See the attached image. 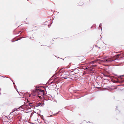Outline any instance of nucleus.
I'll list each match as a JSON object with an SVG mask.
<instances>
[{"label":"nucleus","instance_id":"7","mask_svg":"<svg viewBox=\"0 0 124 124\" xmlns=\"http://www.w3.org/2000/svg\"><path fill=\"white\" fill-rule=\"evenodd\" d=\"M96 61H93L91 62L90 63H89L93 64L95 63Z\"/></svg>","mask_w":124,"mask_h":124},{"label":"nucleus","instance_id":"1","mask_svg":"<svg viewBox=\"0 0 124 124\" xmlns=\"http://www.w3.org/2000/svg\"><path fill=\"white\" fill-rule=\"evenodd\" d=\"M24 101V108H26L27 107L31 106V103H30L28 99L25 98Z\"/></svg>","mask_w":124,"mask_h":124},{"label":"nucleus","instance_id":"9","mask_svg":"<svg viewBox=\"0 0 124 124\" xmlns=\"http://www.w3.org/2000/svg\"><path fill=\"white\" fill-rule=\"evenodd\" d=\"M26 96L27 97L28 96H29L30 97V95L28 93H26Z\"/></svg>","mask_w":124,"mask_h":124},{"label":"nucleus","instance_id":"15","mask_svg":"<svg viewBox=\"0 0 124 124\" xmlns=\"http://www.w3.org/2000/svg\"><path fill=\"white\" fill-rule=\"evenodd\" d=\"M17 91V92H18V93H19V94L20 95V93H19V92H18Z\"/></svg>","mask_w":124,"mask_h":124},{"label":"nucleus","instance_id":"5","mask_svg":"<svg viewBox=\"0 0 124 124\" xmlns=\"http://www.w3.org/2000/svg\"><path fill=\"white\" fill-rule=\"evenodd\" d=\"M86 69L88 70L91 71L93 69V68H92L91 66H89L88 67H87Z\"/></svg>","mask_w":124,"mask_h":124},{"label":"nucleus","instance_id":"12","mask_svg":"<svg viewBox=\"0 0 124 124\" xmlns=\"http://www.w3.org/2000/svg\"><path fill=\"white\" fill-rule=\"evenodd\" d=\"M121 55V54H117V56H118L120 55Z\"/></svg>","mask_w":124,"mask_h":124},{"label":"nucleus","instance_id":"13","mask_svg":"<svg viewBox=\"0 0 124 124\" xmlns=\"http://www.w3.org/2000/svg\"><path fill=\"white\" fill-rule=\"evenodd\" d=\"M39 97L40 98H41V97L40 96H39Z\"/></svg>","mask_w":124,"mask_h":124},{"label":"nucleus","instance_id":"10","mask_svg":"<svg viewBox=\"0 0 124 124\" xmlns=\"http://www.w3.org/2000/svg\"><path fill=\"white\" fill-rule=\"evenodd\" d=\"M42 104V103H39V104H38V106H41V104Z\"/></svg>","mask_w":124,"mask_h":124},{"label":"nucleus","instance_id":"16","mask_svg":"<svg viewBox=\"0 0 124 124\" xmlns=\"http://www.w3.org/2000/svg\"><path fill=\"white\" fill-rule=\"evenodd\" d=\"M23 96H24H24H25V95H23Z\"/></svg>","mask_w":124,"mask_h":124},{"label":"nucleus","instance_id":"8","mask_svg":"<svg viewBox=\"0 0 124 124\" xmlns=\"http://www.w3.org/2000/svg\"><path fill=\"white\" fill-rule=\"evenodd\" d=\"M102 23H101L100 24L99 27H101V29H102Z\"/></svg>","mask_w":124,"mask_h":124},{"label":"nucleus","instance_id":"17","mask_svg":"<svg viewBox=\"0 0 124 124\" xmlns=\"http://www.w3.org/2000/svg\"><path fill=\"white\" fill-rule=\"evenodd\" d=\"M24 111V112H25L24 111Z\"/></svg>","mask_w":124,"mask_h":124},{"label":"nucleus","instance_id":"4","mask_svg":"<svg viewBox=\"0 0 124 124\" xmlns=\"http://www.w3.org/2000/svg\"><path fill=\"white\" fill-rule=\"evenodd\" d=\"M23 105H22L21 107L19 108H15L14 109V111H15L18 109H19V110H22V109H23Z\"/></svg>","mask_w":124,"mask_h":124},{"label":"nucleus","instance_id":"6","mask_svg":"<svg viewBox=\"0 0 124 124\" xmlns=\"http://www.w3.org/2000/svg\"><path fill=\"white\" fill-rule=\"evenodd\" d=\"M104 77H109L110 78V75H105V74H104Z\"/></svg>","mask_w":124,"mask_h":124},{"label":"nucleus","instance_id":"2","mask_svg":"<svg viewBox=\"0 0 124 124\" xmlns=\"http://www.w3.org/2000/svg\"><path fill=\"white\" fill-rule=\"evenodd\" d=\"M39 92L41 93L42 96H43L45 95L44 93V90H41L40 89H36L35 90H34L33 91V92L34 93H37Z\"/></svg>","mask_w":124,"mask_h":124},{"label":"nucleus","instance_id":"11","mask_svg":"<svg viewBox=\"0 0 124 124\" xmlns=\"http://www.w3.org/2000/svg\"><path fill=\"white\" fill-rule=\"evenodd\" d=\"M92 65L94 67V66H96V65Z\"/></svg>","mask_w":124,"mask_h":124},{"label":"nucleus","instance_id":"3","mask_svg":"<svg viewBox=\"0 0 124 124\" xmlns=\"http://www.w3.org/2000/svg\"><path fill=\"white\" fill-rule=\"evenodd\" d=\"M111 61H112L110 60L109 59H108L106 60L103 59L102 60H100V62L101 63H107L109 62H111Z\"/></svg>","mask_w":124,"mask_h":124},{"label":"nucleus","instance_id":"14","mask_svg":"<svg viewBox=\"0 0 124 124\" xmlns=\"http://www.w3.org/2000/svg\"><path fill=\"white\" fill-rule=\"evenodd\" d=\"M33 95H34H34H35V94H33Z\"/></svg>","mask_w":124,"mask_h":124}]
</instances>
